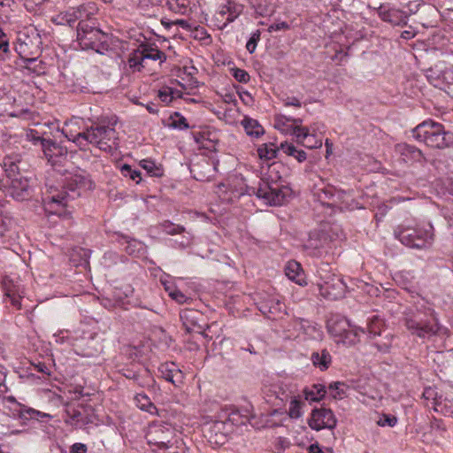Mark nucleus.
Returning a JSON list of instances; mask_svg holds the SVG:
<instances>
[{
  "label": "nucleus",
  "instance_id": "423d86ee",
  "mask_svg": "<svg viewBox=\"0 0 453 453\" xmlns=\"http://www.w3.org/2000/svg\"><path fill=\"white\" fill-rule=\"evenodd\" d=\"M77 41L83 50L91 49L101 55L110 50L111 36L96 27V19L89 12L88 17L78 23Z\"/></svg>",
  "mask_w": 453,
  "mask_h": 453
},
{
  "label": "nucleus",
  "instance_id": "7ed1b4c3",
  "mask_svg": "<svg viewBox=\"0 0 453 453\" xmlns=\"http://www.w3.org/2000/svg\"><path fill=\"white\" fill-rule=\"evenodd\" d=\"M95 184L87 176L83 174H73L66 178L64 189L56 195L49 196L44 201L46 210L52 214L59 216H68L66 207L69 206L70 201L74 200L81 195L82 191L93 189Z\"/></svg>",
  "mask_w": 453,
  "mask_h": 453
},
{
  "label": "nucleus",
  "instance_id": "473e14b6",
  "mask_svg": "<svg viewBox=\"0 0 453 453\" xmlns=\"http://www.w3.org/2000/svg\"><path fill=\"white\" fill-rule=\"evenodd\" d=\"M304 394L306 400L317 402L319 401L325 395L326 390L325 388L321 385H314L312 387V389H305Z\"/></svg>",
  "mask_w": 453,
  "mask_h": 453
},
{
  "label": "nucleus",
  "instance_id": "c03bdc74",
  "mask_svg": "<svg viewBox=\"0 0 453 453\" xmlns=\"http://www.w3.org/2000/svg\"><path fill=\"white\" fill-rule=\"evenodd\" d=\"M306 249L313 250L312 255L317 256L319 253V249L322 247L321 242L318 239H313L311 236L304 244Z\"/></svg>",
  "mask_w": 453,
  "mask_h": 453
},
{
  "label": "nucleus",
  "instance_id": "a878e982",
  "mask_svg": "<svg viewBox=\"0 0 453 453\" xmlns=\"http://www.w3.org/2000/svg\"><path fill=\"white\" fill-rule=\"evenodd\" d=\"M293 122L295 124V127H293L292 134L296 137V141L299 143H303V141L305 140H313L314 135L311 134L309 132V129L304 127H301L300 124L302 123V119H293Z\"/></svg>",
  "mask_w": 453,
  "mask_h": 453
},
{
  "label": "nucleus",
  "instance_id": "4468645a",
  "mask_svg": "<svg viewBox=\"0 0 453 453\" xmlns=\"http://www.w3.org/2000/svg\"><path fill=\"white\" fill-rule=\"evenodd\" d=\"M2 288L4 292L5 298L10 300L13 307L17 310H20L22 307L21 298L24 295L22 286L9 276H4L2 280Z\"/></svg>",
  "mask_w": 453,
  "mask_h": 453
},
{
  "label": "nucleus",
  "instance_id": "412c9836",
  "mask_svg": "<svg viewBox=\"0 0 453 453\" xmlns=\"http://www.w3.org/2000/svg\"><path fill=\"white\" fill-rule=\"evenodd\" d=\"M312 365L319 368L320 371H326L329 368L332 363V356L326 349L315 351L311 356Z\"/></svg>",
  "mask_w": 453,
  "mask_h": 453
},
{
  "label": "nucleus",
  "instance_id": "58836bf2",
  "mask_svg": "<svg viewBox=\"0 0 453 453\" xmlns=\"http://www.w3.org/2000/svg\"><path fill=\"white\" fill-rule=\"evenodd\" d=\"M277 152L278 150L275 148H273V144H271V146L264 144L257 150L259 157L267 160L276 157Z\"/></svg>",
  "mask_w": 453,
  "mask_h": 453
},
{
  "label": "nucleus",
  "instance_id": "4be33fe9",
  "mask_svg": "<svg viewBox=\"0 0 453 453\" xmlns=\"http://www.w3.org/2000/svg\"><path fill=\"white\" fill-rule=\"evenodd\" d=\"M138 49L142 53V57L144 60H159L160 63H163L166 60V55L153 44L142 43L139 46Z\"/></svg>",
  "mask_w": 453,
  "mask_h": 453
},
{
  "label": "nucleus",
  "instance_id": "6ab92c4d",
  "mask_svg": "<svg viewBox=\"0 0 453 453\" xmlns=\"http://www.w3.org/2000/svg\"><path fill=\"white\" fill-rule=\"evenodd\" d=\"M159 372L165 380L172 382L173 385L178 386L182 383L183 373L176 367L175 364H163L159 367Z\"/></svg>",
  "mask_w": 453,
  "mask_h": 453
},
{
  "label": "nucleus",
  "instance_id": "0eeeda50",
  "mask_svg": "<svg viewBox=\"0 0 453 453\" xmlns=\"http://www.w3.org/2000/svg\"><path fill=\"white\" fill-rule=\"evenodd\" d=\"M395 234L403 245L416 249H428L434 240V227L430 224L417 228L399 226Z\"/></svg>",
  "mask_w": 453,
  "mask_h": 453
},
{
  "label": "nucleus",
  "instance_id": "f8f14e48",
  "mask_svg": "<svg viewBox=\"0 0 453 453\" xmlns=\"http://www.w3.org/2000/svg\"><path fill=\"white\" fill-rule=\"evenodd\" d=\"M203 432L210 443L223 445L226 441V434L229 429L226 422L217 420L205 424Z\"/></svg>",
  "mask_w": 453,
  "mask_h": 453
},
{
  "label": "nucleus",
  "instance_id": "3c124183",
  "mask_svg": "<svg viewBox=\"0 0 453 453\" xmlns=\"http://www.w3.org/2000/svg\"><path fill=\"white\" fill-rule=\"evenodd\" d=\"M158 97L162 102L165 104L171 103L173 98V96H172V92L169 90H160L158 93Z\"/></svg>",
  "mask_w": 453,
  "mask_h": 453
},
{
  "label": "nucleus",
  "instance_id": "bb28decb",
  "mask_svg": "<svg viewBox=\"0 0 453 453\" xmlns=\"http://www.w3.org/2000/svg\"><path fill=\"white\" fill-rule=\"evenodd\" d=\"M252 417L250 411H247V415H242L240 410L233 411L229 413L226 419L227 425L230 423L235 426L245 425Z\"/></svg>",
  "mask_w": 453,
  "mask_h": 453
},
{
  "label": "nucleus",
  "instance_id": "603ef678",
  "mask_svg": "<svg viewBox=\"0 0 453 453\" xmlns=\"http://www.w3.org/2000/svg\"><path fill=\"white\" fill-rule=\"evenodd\" d=\"M302 145L309 149L319 148L322 146V142L314 138L313 140L303 141Z\"/></svg>",
  "mask_w": 453,
  "mask_h": 453
},
{
  "label": "nucleus",
  "instance_id": "de8ad7c7",
  "mask_svg": "<svg viewBox=\"0 0 453 453\" xmlns=\"http://www.w3.org/2000/svg\"><path fill=\"white\" fill-rule=\"evenodd\" d=\"M27 68L40 74L42 72V67L41 66V62L37 63V59L35 58H27Z\"/></svg>",
  "mask_w": 453,
  "mask_h": 453
},
{
  "label": "nucleus",
  "instance_id": "8fccbe9b",
  "mask_svg": "<svg viewBox=\"0 0 453 453\" xmlns=\"http://www.w3.org/2000/svg\"><path fill=\"white\" fill-rule=\"evenodd\" d=\"M280 149L284 151V153L292 157L296 156V152L297 150L293 144L288 142L281 143Z\"/></svg>",
  "mask_w": 453,
  "mask_h": 453
},
{
  "label": "nucleus",
  "instance_id": "7c9ffc66",
  "mask_svg": "<svg viewBox=\"0 0 453 453\" xmlns=\"http://www.w3.org/2000/svg\"><path fill=\"white\" fill-rule=\"evenodd\" d=\"M140 165L146 170L150 176L161 177L164 174V170L151 160L143 159L140 162Z\"/></svg>",
  "mask_w": 453,
  "mask_h": 453
},
{
  "label": "nucleus",
  "instance_id": "f257e3e1",
  "mask_svg": "<svg viewBox=\"0 0 453 453\" xmlns=\"http://www.w3.org/2000/svg\"><path fill=\"white\" fill-rule=\"evenodd\" d=\"M287 173L288 169L281 162H273L268 165L267 172L260 179L257 186L247 187L246 193L249 196H257L266 204L281 205L291 195V189L282 184L283 177Z\"/></svg>",
  "mask_w": 453,
  "mask_h": 453
},
{
  "label": "nucleus",
  "instance_id": "a211bd4d",
  "mask_svg": "<svg viewBox=\"0 0 453 453\" xmlns=\"http://www.w3.org/2000/svg\"><path fill=\"white\" fill-rule=\"evenodd\" d=\"M378 14L380 19L394 26H405L407 24L408 15L399 9H386L380 5L378 9Z\"/></svg>",
  "mask_w": 453,
  "mask_h": 453
},
{
  "label": "nucleus",
  "instance_id": "2eb2a0df",
  "mask_svg": "<svg viewBox=\"0 0 453 453\" xmlns=\"http://www.w3.org/2000/svg\"><path fill=\"white\" fill-rule=\"evenodd\" d=\"M7 184L8 193L16 200H27L31 195V186L27 177L19 176V178H12Z\"/></svg>",
  "mask_w": 453,
  "mask_h": 453
},
{
  "label": "nucleus",
  "instance_id": "49530a36",
  "mask_svg": "<svg viewBox=\"0 0 453 453\" xmlns=\"http://www.w3.org/2000/svg\"><path fill=\"white\" fill-rule=\"evenodd\" d=\"M163 226H164V231L166 234H171V235L181 234L185 230V228L183 226H176L170 222H165Z\"/></svg>",
  "mask_w": 453,
  "mask_h": 453
},
{
  "label": "nucleus",
  "instance_id": "5fc2aeb1",
  "mask_svg": "<svg viewBox=\"0 0 453 453\" xmlns=\"http://www.w3.org/2000/svg\"><path fill=\"white\" fill-rule=\"evenodd\" d=\"M170 296L180 303H183L187 300V297L180 290L171 292Z\"/></svg>",
  "mask_w": 453,
  "mask_h": 453
},
{
  "label": "nucleus",
  "instance_id": "ddd939ff",
  "mask_svg": "<svg viewBox=\"0 0 453 453\" xmlns=\"http://www.w3.org/2000/svg\"><path fill=\"white\" fill-rule=\"evenodd\" d=\"M319 295L329 300H336L344 294L345 284L339 277L332 275L328 280L318 283Z\"/></svg>",
  "mask_w": 453,
  "mask_h": 453
},
{
  "label": "nucleus",
  "instance_id": "72a5a7b5",
  "mask_svg": "<svg viewBox=\"0 0 453 453\" xmlns=\"http://www.w3.org/2000/svg\"><path fill=\"white\" fill-rule=\"evenodd\" d=\"M4 168L6 173L7 182L12 180V178H19V176H22L19 173V166L17 164L11 159L4 160Z\"/></svg>",
  "mask_w": 453,
  "mask_h": 453
},
{
  "label": "nucleus",
  "instance_id": "79ce46f5",
  "mask_svg": "<svg viewBox=\"0 0 453 453\" xmlns=\"http://www.w3.org/2000/svg\"><path fill=\"white\" fill-rule=\"evenodd\" d=\"M232 75L234 79L242 83H247L250 81V74L243 69L240 68H233L231 69Z\"/></svg>",
  "mask_w": 453,
  "mask_h": 453
},
{
  "label": "nucleus",
  "instance_id": "39448f33",
  "mask_svg": "<svg viewBox=\"0 0 453 453\" xmlns=\"http://www.w3.org/2000/svg\"><path fill=\"white\" fill-rule=\"evenodd\" d=\"M411 133L415 140L433 150H445L453 146V133L430 119L419 123Z\"/></svg>",
  "mask_w": 453,
  "mask_h": 453
},
{
  "label": "nucleus",
  "instance_id": "37998d69",
  "mask_svg": "<svg viewBox=\"0 0 453 453\" xmlns=\"http://www.w3.org/2000/svg\"><path fill=\"white\" fill-rule=\"evenodd\" d=\"M260 30L255 31L246 44V49L250 53H253L257 48V44L260 40Z\"/></svg>",
  "mask_w": 453,
  "mask_h": 453
},
{
  "label": "nucleus",
  "instance_id": "69168bd1",
  "mask_svg": "<svg viewBox=\"0 0 453 453\" xmlns=\"http://www.w3.org/2000/svg\"><path fill=\"white\" fill-rule=\"evenodd\" d=\"M35 368L38 372H42L44 374H50V370L48 366L43 363H39L35 365Z\"/></svg>",
  "mask_w": 453,
  "mask_h": 453
},
{
  "label": "nucleus",
  "instance_id": "cd10ccee",
  "mask_svg": "<svg viewBox=\"0 0 453 453\" xmlns=\"http://www.w3.org/2000/svg\"><path fill=\"white\" fill-rule=\"evenodd\" d=\"M134 401L137 407L142 411L154 413V411L157 410L156 406L153 404L150 399L144 394H137L134 396Z\"/></svg>",
  "mask_w": 453,
  "mask_h": 453
},
{
  "label": "nucleus",
  "instance_id": "2f4dec72",
  "mask_svg": "<svg viewBox=\"0 0 453 453\" xmlns=\"http://www.w3.org/2000/svg\"><path fill=\"white\" fill-rule=\"evenodd\" d=\"M144 59L142 57V53L139 49L134 50L128 58L127 63L129 68L133 70V72L141 71L142 65V62Z\"/></svg>",
  "mask_w": 453,
  "mask_h": 453
},
{
  "label": "nucleus",
  "instance_id": "774afa93",
  "mask_svg": "<svg viewBox=\"0 0 453 453\" xmlns=\"http://www.w3.org/2000/svg\"><path fill=\"white\" fill-rule=\"evenodd\" d=\"M309 453H324L318 443H314L309 446Z\"/></svg>",
  "mask_w": 453,
  "mask_h": 453
},
{
  "label": "nucleus",
  "instance_id": "a19ab883",
  "mask_svg": "<svg viewBox=\"0 0 453 453\" xmlns=\"http://www.w3.org/2000/svg\"><path fill=\"white\" fill-rule=\"evenodd\" d=\"M172 123L171 126L174 128L179 129H187L188 128V124L187 122V119L180 115L179 112H174L172 116Z\"/></svg>",
  "mask_w": 453,
  "mask_h": 453
},
{
  "label": "nucleus",
  "instance_id": "6e6552de",
  "mask_svg": "<svg viewBox=\"0 0 453 453\" xmlns=\"http://www.w3.org/2000/svg\"><path fill=\"white\" fill-rule=\"evenodd\" d=\"M174 429L169 424L153 423L149 426L146 439L154 451L173 449Z\"/></svg>",
  "mask_w": 453,
  "mask_h": 453
},
{
  "label": "nucleus",
  "instance_id": "338daca9",
  "mask_svg": "<svg viewBox=\"0 0 453 453\" xmlns=\"http://www.w3.org/2000/svg\"><path fill=\"white\" fill-rule=\"evenodd\" d=\"M226 15H227V17L226 18L225 21L223 22V27H226L230 22H233L237 17V14H234L231 12V10L229 11V12Z\"/></svg>",
  "mask_w": 453,
  "mask_h": 453
},
{
  "label": "nucleus",
  "instance_id": "f03ea898",
  "mask_svg": "<svg viewBox=\"0 0 453 453\" xmlns=\"http://www.w3.org/2000/svg\"><path fill=\"white\" fill-rule=\"evenodd\" d=\"M62 133L81 150H86L88 144H92L101 150L112 152L117 150L119 144L118 133L109 125L96 124L77 134L63 128Z\"/></svg>",
  "mask_w": 453,
  "mask_h": 453
},
{
  "label": "nucleus",
  "instance_id": "13d9d810",
  "mask_svg": "<svg viewBox=\"0 0 453 453\" xmlns=\"http://www.w3.org/2000/svg\"><path fill=\"white\" fill-rule=\"evenodd\" d=\"M87 452V447L83 443H74L71 447L70 453H86Z\"/></svg>",
  "mask_w": 453,
  "mask_h": 453
},
{
  "label": "nucleus",
  "instance_id": "e2e57ef3",
  "mask_svg": "<svg viewBox=\"0 0 453 453\" xmlns=\"http://www.w3.org/2000/svg\"><path fill=\"white\" fill-rule=\"evenodd\" d=\"M298 162H303L306 159V153L302 150H296V156H293Z\"/></svg>",
  "mask_w": 453,
  "mask_h": 453
},
{
  "label": "nucleus",
  "instance_id": "0e129e2a",
  "mask_svg": "<svg viewBox=\"0 0 453 453\" xmlns=\"http://www.w3.org/2000/svg\"><path fill=\"white\" fill-rule=\"evenodd\" d=\"M223 100L225 103L226 104H236V98L234 96V95L233 94H230V93H226L224 97H223Z\"/></svg>",
  "mask_w": 453,
  "mask_h": 453
},
{
  "label": "nucleus",
  "instance_id": "bf43d9fd",
  "mask_svg": "<svg viewBox=\"0 0 453 453\" xmlns=\"http://www.w3.org/2000/svg\"><path fill=\"white\" fill-rule=\"evenodd\" d=\"M229 11H230V7L223 6L222 9L216 13V15H215L216 19L218 21H225L224 18L229 12Z\"/></svg>",
  "mask_w": 453,
  "mask_h": 453
},
{
  "label": "nucleus",
  "instance_id": "a18cd8bd",
  "mask_svg": "<svg viewBox=\"0 0 453 453\" xmlns=\"http://www.w3.org/2000/svg\"><path fill=\"white\" fill-rule=\"evenodd\" d=\"M397 423L396 417L393 415H386L384 414L378 421L377 424L380 426H388L390 427H393Z\"/></svg>",
  "mask_w": 453,
  "mask_h": 453
},
{
  "label": "nucleus",
  "instance_id": "f3484780",
  "mask_svg": "<svg viewBox=\"0 0 453 453\" xmlns=\"http://www.w3.org/2000/svg\"><path fill=\"white\" fill-rule=\"evenodd\" d=\"M346 193L342 190H336L334 186L326 185L321 188H318L316 196L322 204L327 206H335L344 197Z\"/></svg>",
  "mask_w": 453,
  "mask_h": 453
},
{
  "label": "nucleus",
  "instance_id": "ea45409f",
  "mask_svg": "<svg viewBox=\"0 0 453 453\" xmlns=\"http://www.w3.org/2000/svg\"><path fill=\"white\" fill-rule=\"evenodd\" d=\"M121 173L125 177H129L136 183H139L142 180L141 172L139 170L133 169L129 165H124L121 167Z\"/></svg>",
  "mask_w": 453,
  "mask_h": 453
},
{
  "label": "nucleus",
  "instance_id": "5701e85b",
  "mask_svg": "<svg viewBox=\"0 0 453 453\" xmlns=\"http://www.w3.org/2000/svg\"><path fill=\"white\" fill-rule=\"evenodd\" d=\"M286 275L289 280L301 286L306 284L303 279V272L301 265L296 261H290L288 263L286 266Z\"/></svg>",
  "mask_w": 453,
  "mask_h": 453
},
{
  "label": "nucleus",
  "instance_id": "f704fd0d",
  "mask_svg": "<svg viewBox=\"0 0 453 453\" xmlns=\"http://www.w3.org/2000/svg\"><path fill=\"white\" fill-rule=\"evenodd\" d=\"M44 134V133L38 129H29L26 132L27 140L32 142L34 144H40L41 147H42L44 141L48 139Z\"/></svg>",
  "mask_w": 453,
  "mask_h": 453
},
{
  "label": "nucleus",
  "instance_id": "052dcab7",
  "mask_svg": "<svg viewBox=\"0 0 453 453\" xmlns=\"http://www.w3.org/2000/svg\"><path fill=\"white\" fill-rule=\"evenodd\" d=\"M284 104L286 106L301 107V102L296 97H287L284 101Z\"/></svg>",
  "mask_w": 453,
  "mask_h": 453
},
{
  "label": "nucleus",
  "instance_id": "e433bc0d",
  "mask_svg": "<svg viewBox=\"0 0 453 453\" xmlns=\"http://www.w3.org/2000/svg\"><path fill=\"white\" fill-rule=\"evenodd\" d=\"M402 155H410L412 159L419 161L423 157L422 151L411 145L403 144L400 146Z\"/></svg>",
  "mask_w": 453,
  "mask_h": 453
},
{
  "label": "nucleus",
  "instance_id": "b1692460",
  "mask_svg": "<svg viewBox=\"0 0 453 453\" xmlns=\"http://www.w3.org/2000/svg\"><path fill=\"white\" fill-rule=\"evenodd\" d=\"M242 125L244 127L246 134L250 136L257 138L265 132L263 127L257 120L247 116H245L242 120Z\"/></svg>",
  "mask_w": 453,
  "mask_h": 453
},
{
  "label": "nucleus",
  "instance_id": "680f3d73",
  "mask_svg": "<svg viewBox=\"0 0 453 453\" xmlns=\"http://www.w3.org/2000/svg\"><path fill=\"white\" fill-rule=\"evenodd\" d=\"M239 96L242 101L247 105L250 104L253 102V98L251 97L250 94L247 91L240 93Z\"/></svg>",
  "mask_w": 453,
  "mask_h": 453
},
{
  "label": "nucleus",
  "instance_id": "aec40b11",
  "mask_svg": "<svg viewBox=\"0 0 453 453\" xmlns=\"http://www.w3.org/2000/svg\"><path fill=\"white\" fill-rule=\"evenodd\" d=\"M42 150L48 161L51 164H55L57 157L64 156L66 153V150L64 147L58 145L50 138L44 141Z\"/></svg>",
  "mask_w": 453,
  "mask_h": 453
},
{
  "label": "nucleus",
  "instance_id": "c756f323",
  "mask_svg": "<svg viewBox=\"0 0 453 453\" xmlns=\"http://www.w3.org/2000/svg\"><path fill=\"white\" fill-rule=\"evenodd\" d=\"M422 397L425 400V405L427 408H432L434 410V403H438L441 396H438V393L435 388H425Z\"/></svg>",
  "mask_w": 453,
  "mask_h": 453
},
{
  "label": "nucleus",
  "instance_id": "1a4fd4ad",
  "mask_svg": "<svg viewBox=\"0 0 453 453\" xmlns=\"http://www.w3.org/2000/svg\"><path fill=\"white\" fill-rule=\"evenodd\" d=\"M328 332L334 337H338L337 342L345 345H353L359 342V332L365 333L363 329L353 327L348 320L344 319L331 320L327 324Z\"/></svg>",
  "mask_w": 453,
  "mask_h": 453
},
{
  "label": "nucleus",
  "instance_id": "9b49d317",
  "mask_svg": "<svg viewBox=\"0 0 453 453\" xmlns=\"http://www.w3.org/2000/svg\"><path fill=\"white\" fill-rule=\"evenodd\" d=\"M337 420L330 409H314L311 412L308 424L311 429L319 431L321 429H334Z\"/></svg>",
  "mask_w": 453,
  "mask_h": 453
},
{
  "label": "nucleus",
  "instance_id": "dca6fc26",
  "mask_svg": "<svg viewBox=\"0 0 453 453\" xmlns=\"http://www.w3.org/2000/svg\"><path fill=\"white\" fill-rule=\"evenodd\" d=\"M88 17V12L86 7L81 5L77 9H72L66 12H62L51 18V21L57 25L72 27L77 20L84 19Z\"/></svg>",
  "mask_w": 453,
  "mask_h": 453
},
{
  "label": "nucleus",
  "instance_id": "4d7b16f0",
  "mask_svg": "<svg viewBox=\"0 0 453 453\" xmlns=\"http://www.w3.org/2000/svg\"><path fill=\"white\" fill-rule=\"evenodd\" d=\"M0 50L7 52L9 50V43L6 35L0 30Z\"/></svg>",
  "mask_w": 453,
  "mask_h": 453
},
{
  "label": "nucleus",
  "instance_id": "6e6d98bb",
  "mask_svg": "<svg viewBox=\"0 0 453 453\" xmlns=\"http://www.w3.org/2000/svg\"><path fill=\"white\" fill-rule=\"evenodd\" d=\"M6 374L4 368L0 366V394L7 391V386L5 384Z\"/></svg>",
  "mask_w": 453,
  "mask_h": 453
},
{
  "label": "nucleus",
  "instance_id": "4c0bfd02",
  "mask_svg": "<svg viewBox=\"0 0 453 453\" xmlns=\"http://www.w3.org/2000/svg\"><path fill=\"white\" fill-rule=\"evenodd\" d=\"M302 404L303 403L297 397L291 399L288 412L291 418H299L302 416Z\"/></svg>",
  "mask_w": 453,
  "mask_h": 453
},
{
  "label": "nucleus",
  "instance_id": "9d476101",
  "mask_svg": "<svg viewBox=\"0 0 453 453\" xmlns=\"http://www.w3.org/2000/svg\"><path fill=\"white\" fill-rule=\"evenodd\" d=\"M7 414L19 419L22 425H27L29 420H40L49 415L19 403L13 396L5 399Z\"/></svg>",
  "mask_w": 453,
  "mask_h": 453
},
{
  "label": "nucleus",
  "instance_id": "864d4df0",
  "mask_svg": "<svg viewBox=\"0 0 453 453\" xmlns=\"http://www.w3.org/2000/svg\"><path fill=\"white\" fill-rule=\"evenodd\" d=\"M288 28H289V25L287 22L282 21V22H280V23H276V24L271 25L268 27V32L271 33L273 31H279V30L288 29Z\"/></svg>",
  "mask_w": 453,
  "mask_h": 453
},
{
  "label": "nucleus",
  "instance_id": "20e7f679",
  "mask_svg": "<svg viewBox=\"0 0 453 453\" xmlns=\"http://www.w3.org/2000/svg\"><path fill=\"white\" fill-rule=\"evenodd\" d=\"M403 323L411 334L420 338L434 335L439 330L434 310L425 304L408 309L403 313Z\"/></svg>",
  "mask_w": 453,
  "mask_h": 453
},
{
  "label": "nucleus",
  "instance_id": "09e8293b",
  "mask_svg": "<svg viewBox=\"0 0 453 453\" xmlns=\"http://www.w3.org/2000/svg\"><path fill=\"white\" fill-rule=\"evenodd\" d=\"M11 225V219L0 214V236H4V234L9 230Z\"/></svg>",
  "mask_w": 453,
  "mask_h": 453
},
{
  "label": "nucleus",
  "instance_id": "c9c22d12",
  "mask_svg": "<svg viewBox=\"0 0 453 453\" xmlns=\"http://www.w3.org/2000/svg\"><path fill=\"white\" fill-rule=\"evenodd\" d=\"M434 411L442 413L444 416H453V405L446 399H441L438 403H434Z\"/></svg>",
  "mask_w": 453,
  "mask_h": 453
},
{
  "label": "nucleus",
  "instance_id": "393cba45",
  "mask_svg": "<svg viewBox=\"0 0 453 453\" xmlns=\"http://www.w3.org/2000/svg\"><path fill=\"white\" fill-rule=\"evenodd\" d=\"M157 3H161L163 0H155ZM168 8L180 14H186L191 10L193 0H165Z\"/></svg>",
  "mask_w": 453,
  "mask_h": 453
},
{
  "label": "nucleus",
  "instance_id": "c85d7f7f",
  "mask_svg": "<svg viewBox=\"0 0 453 453\" xmlns=\"http://www.w3.org/2000/svg\"><path fill=\"white\" fill-rule=\"evenodd\" d=\"M383 326V320L377 315L370 318L367 323L368 333L373 336L380 335Z\"/></svg>",
  "mask_w": 453,
  "mask_h": 453
}]
</instances>
